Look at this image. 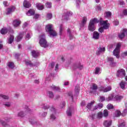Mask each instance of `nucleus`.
<instances>
[{
    "label": "nucleus",
    "mask_w": 127,
    "mask_h": 127,
    "mask_svg": "<svg viewBox=\"0 0 127 127\" xmlns=\"http://www.w3.org/2000/svg\"><path fill=\"white\" fill-rule=\"evenodd\" d=\"M65 102H63L62 104L60 105V107L61 109H63L65 107Z\"/></svg>",
    "instance_id": "63"
},
{
    "label": "nucleus",
    "mask_w": 127,
    "mask_h": 127,
    "mask_svg": "<svg viewBox=\"0 0 127 127\" xmlns=\"http://www.w3.org/2000/svg\"><path fill=\"white\" fill-rule=\"evenodd\" d=\"M52 18V14L48 13L47 14V19H51Z\"/></svg>",
    "instance_id": "56"
},
{
    "label": "nucleus",
    "mask_w": 127,
    "mask_h": 127,
    "mask_svg": "<svg viewBox=\"0 0 127 127\" xmlns=\"http://www.w3.org/2000/svg\"><path fill=\"white\" fill-rule=\"evenodd\" d=\"M13 40H14V36L13 35H10V37L8 38L7 43L11 44L13 42Z\"/></svg>",
    "instance_id": "30"
},
{
    "label": "nucleus",
    "mask_w": 127,
    "mask_h": 127,
    "mask_svg": "<svg viewBox=\"0 0 127 127\" xmlns=\"http://www.w3.org/2000/svg\"><path fill=\"white\" fill-rule=\"evenodd\" d=\"M36 6L39 10H42V9H44V5H43L41 3H37Z\"/></svg>",
    "instance_id": "27"
},
{
    "label": "nucleus",
    "mask_w": 127,
    "mask_h": 127,
    "mask_svg": "<svg viewBox=\"0 0 127 127\" xmlns=\"http://www.w3.org/2000/svg\"><path fill=\"white\" fill-rule=\"evenodd\" d=\"M107 109L108 110H111L112 109H114V106L112 105V104H109L107 105Z\"/></svg>",
    "instance_id": "54"
},
{
    "label": "nucleus",
    "mask_w": 127,
    "mask_h": 127,
    "mask_svg": "<svg viewBox=\"0 0 127 127\" xmlns=\"http://www.w3.org/2000/svg\"><path fill=\"white\" fill-rule=\"evenodd\" d=\"M99 91H101L102 92H104V93H107V92H109V91H112V86H100L98 88Z\"/></svg>",
    "instance_id": "9"
},
{
    "label": "nucleus",
    "mask_w": 127,
    "mask_h": 127,
    "mask_svg": "<svg viewBox=\"0 0 127 127\" xmlns=\"http://www.w3.org/2000/svg\"><path fill=\"white\" fill-rule=\"evenodd\" d=\"M105 51H106V48L105 47H99L98 49L96 54L97 55H99V54H101V53H103V52H105Z\"/></svg>",
    "instance_id": "19"
},
{
    "label": "nucleus",
    "mask_w": 127,
    "mask_h": 127,
    "mask_svg": "<svg viewBox=\"0 0 127 127\" xmlns=\"http://www.w3.org/2000/svg\"><path fill=\"white\" fill-rule=\"evenodd\" d=\"M76 6L77 7H79V5H80V4L81 3V0H76Z\"/></svg>",
    "instance_id": "60"
},
{
    "label": "nucleus",
    "mask_w": 127,
    "mask_h": 127,
    "mask_svg": "<svg viewBox=\"0 0 127 127\" xmlns=\"http://www.w3.org/2000/svg\"><path fill=\"white\" fill-rule=\"evenodd\" d=\"M24 62L26 66H29V67H33V66H36V65L33 64H32L31 62L28 60H25Z\"/></svg>",
    "instance_id": "21"
},
{
    "label": "nucleus",
    "mask_w": 127,
    "mask_h": 127,
    "mask_svg": "<svg viewBox=\"0 0 127 127\" xmlns=\"http://www.w3.org/2000/svg\"><path fill=\"white\" fill-rule=\"evenodd\" d=\"M106 99L105 98V97L104 96H100V102H104Z\"/></svg>",
    "instance_id": "62"
},
{
    "label": "nucleus",
    "mask_w": 127,
    "mask_h": 127,
    "mask_svg": "<svg viewBox=\"0 0 127 127\" xmlns=\"http://www.w3.org/2000/svg\"><path fill=\"white\" fill-rule=\"evenodd\" d=\"M29 122L31 123V125H37V122H36L34 120L30 119Z\"/></svg>",
    "instance_id": "49"
},
{
    "label": "nucleus",
    "mask_w": 127,
    "mask_h": 127,
    "mask_svg": "<svg viewBox=\"0 0 127 127\" xmlns=\"http://www.w3.org/2000/svg\"><path fill=\"white\" fill-rule=\"evenodd\" d=\"M64 13L65 14L63 15V17L66 20H68V19H69V16H71V15L73 14V12L70 11H68L66 9L64 10Z\"/></svg>",
    "instance_id": "11"
},
{
    "label": "nucleus",
    "mask_w": 127,
    "mask_h": 127,
    "mask_svg": "<svg viewBox=\"0 0 127 127\" xmlns=\"http://www.w3.org/2000/svg\"><path fill=\"white\" fill-rule=\"evenodd\" d=\"M113 123V121L112 120H105L104 122L103 125L104 127H110L112 126V124Z\"/></svg>",
    "instance_id": "16"
},
{
    "label": "nucleus",
    "mask_w": 127,
    "mask_h": 127,
    "mask_svg": "<svg viewBox=\"0 0 127 127\" xmlns=\"http://www.w3.org/2000/svg\"><path fill=\"white\" fill-rule=\"evenodd\" d=\"M46 31L49 33L50 37L57 36V32L53 29V25L49 24L46 26Z\"/></svg>",
    "instance_id": "1"
},
{
    "label": "nucleus",
    "mask_w": 127,
    "mask_h": 127,
    "mask_svg": "<svg viewBox=\"0 0 127 127\" xmlns=\"http://www.w3.org/2000/svg\"><path fill=\"white\" fill-rule=\"evenodd\" d=\"M126 35H127V29H123L122 31H121L120 33L118 35L119 38L122 39L124 38Z\"/></svg>",
    "instance_id": "14"
},
{
    "label": "nucleus",
    "mask_w": 127,
    "mask_h": 127,
    "mask_svg": "<svg viewBox=\"0 0 127 127\" xmlns=\"http://www.w3.org/2000/svg\"><path fill=\"white\" fill-rule=\"evenodd\" d=\"M62 31H63V26L61 25L60 26V34L62 35Z\"/></svg>",
    "instance_id": "58"
},
{
    "label": "nucleus",
    "mask_w": 127,
    "mask_h": 127,
    "mask_svg": "<svg viewBox=\"0 0 127 127\" xmlns=\"http://www.w3.org/2000/svg\"><path fill=\"white\" fill-rule=\"evenodd\" d=\"M74 113V109L73 108H69L67 111H66V114L68 116V117H71L72 116V114Z\"/></svg>",
    "instance_id": "26"
},
{
    "label": "nucleus",
    "mask_w": 127,
    "mask_h": 127,
    "mask_svg": "<svg viewBox=\"0 0 127 127\" xmlns=\"http://www.w3.org/2000/svg\"><path fill=\"white\" fill-rule=\"evenodd\" d=\"M119 125L118 127H125L126 126V123H125V122H123L122 123H120V122H119Z\"/></svg>",
    "instance_id": "55"
},
{
    "label": "nucleus",
    "mask_w": 127,
    "mask_h": 127,
    "mask_svg": "<svg viewBox=\"0 0 127 127\" xmlns=\"http://www.w3.org/2000/svg\"><path fill=\"white\" fill-rule=\"evenodd\" d=\"M94 104H95L94 101H92L91 102V103H88L86 106L87 109H88V110H91V109H92V107H93V105H94Z\"/></svg>",
    "instance_id": "34"
},
{
    "label": "nucleus",
    "mask_w": 127,
    "mask_h": 127,
    "mask_svg": "<svg viewBox=\"0 0 127 127\" xmlns=\"http://www.w3.org/2000/svg\"><path fill=\"white\" fill-rule=\"evenodd\" d=\"M51 88L54 91H57L58 92H59V91H60V87L58 86H55V85H53L52 86H51Z\"/></svg>",
    "instance_id": "35"
},
{
    "label": "nucleus",
    "mask_w": 127,
    "mask_h": 127,
    "mask_svg": "<svg viewBox=\"0 0 127 127\" xmlns=\"http://www.w3.org/2000/svg\"><path fill=\"white\" fill-rule=\"evenodd\" d=\"M127 16V9H125L123 10V13L120 14V16Z\"/></svg>",
    "instance_id": "42"
},
{
    "label": "nucleus",
    "mask_w": 127,
    "mask_h": 127,
    "mask_svg": "<svg viewBox=\"0 0 127 127\" xmlns=\"http://www.w3.org/2000/svg\"><path fill=\"white\" fill-rule=\"evenodd\" d=\"M31 53L33 57H34V58H36V57L39 56V53L38 51H32Z\"/></svg>",
    "instance_id": "32"
},
{
    "label": "nucleus",
    "mask_w": 127,
    "mask_h": 127,
    "mask_svg": "<svg viewBox=\"0 0 127 127\" xmlns=\"http://www.w3.org/2000/svg\"><path fill=\"white\" fill-rule=\"evenodd\" d=\"M7 32H9V33H14V31L11 28H9V30H8L6 28H3L0 30V33L1 34H5L7 33Z\"/></svg>",
    "instance_id": "12"
},
{
    "label": "nucleus",
    "mask_w": 127,
    "mask_h": 127,
    "mask_svg": "<svg viewBox=\"0 0 127 127\" xmlns=\"http://www.w3.org/2000/svg\"><path fill=\"white\" fill-rule=\"evenodd\" d=\"M74 92L76 95H78V94H79V92H80V86L79 85H76L75 87Z\"/></svg>",
    "instance_id": "38"
},
{
    "label": "nucleus",
    "mask_w": 127,
    "mask_h": 127,
    "mask_svg": "<svg viewBox=\"0 0 127 127\" xmlns=\"http://www.w3.org/2000/svg\"><path fill=\"white\" fill-rule=\"evenodd\" d=\"M34 13H35L34 10L32 9H30L26 13V14H27V15H28V16H31V15H33V14H34Z\"/></svg>",
    "instance_id": "29"
},
{
    "label": "nucleus",
    "mask_w": 127,
    "mask_h": 127,
    "mask_svg": "<svg viewBox=\"0 0 127 127\" xmlns=\"http://www.w3.org/2000/svg\"><path fill=\"white\" fill-rule=\"evenodd\" d=\"M113 23L114 25H119L120 22L118 20H116L113 22Z\"/></svg>",
    "instance_id": "64"
},
{
    "label": "nucleus",
    "mask_w": 127,
    "mask_h": 127,
    "mask_svg": "<svg viewBox=\"0 0 127 127\" xmlns=\"http://www.w3.org/2000/svg\"><path fill=\"white\" fill-rule=\"evenodd\" d=\"M46 6L48 8H51V7L52 6V3H51L50 2H47L46 3Z\"/></svg>",
    "instance_id": "46"
},
{
    "label": "nucleus",
    "mask_w": 127,
    "mask_h": 127,
    "mask_svg": "<svg viewBox=\"0 0 127 127\" xmlns=\"http://www.w3.org/2000/svg\"><path fill=\"white\" fill-rule=\"evenodd\" d=\"M17 116L19 118H23L25 116V114L23 113V111H20L18 113Z\"/></svg>",
    "instance_id": "41"
},
{
    "label": "nucleus",
    "mask_w": 127,
    "mask_h": 127,
    "mask_svg": "<svg viewBox=\"0 0 127 127\" xmlns=\"http://www.w3.org/2000/svg\"><path fill=\"white\" fill-rule=\"evenodd\" d=\"M0 125H2L3 127H6V123L0 119Z\"/></svg>",
    "instance_id": "57"
},
{
    "label": "nucleus",
    "mask_w": 127,
    "mask_h": 127,
    "mask_svg": "<svg viewBox=\"0 0 127 127\" xmlns=\"http://www.w3.org/2000/svg\"><path fill=\"white\" fill-rule=\"evenodd\" d=\"M48 97L49 98H53L54 97V94L52 91H48L47 93Z\"/></svg>",
    "instance_id": "40"
},
{
    "label": "nucleus",
    "mask_w": 127,
    "mask_h": 127,
    "mask_svg": "<svg viewBox=\"0 0 127 127\" xmlns=\"http://www.w3.org/2000/svg\"><path fill=\"white\" fill-rule=\"evenodd\" d=\"M103 113L99 112L96 115L95 114H93L92 116H90L89 118L92 120H96L97 119H102L103 118Z\"/></svg>",
    "instance_id": "8"
},
{
    "label": "nucleus",
    "mask_w": 127,
    "mask_h": 127,
    "mask_svg": "<svg viewBox=\"0 0 127 127\" xmlns=\"http://www.w3.org/2000/svg\"><path fill=\"white\" fill-rule=\"evenodd\" d=\"M98 23H99V20H98V19L96 18L91 19L88 25V30H89V31H91L92 32H93V31H95V30H96L95 24Z\"/></svg>",
    "instance_id": "2"
},
{
    "label": "nucleus",
    "mask_w": 127,
    "mask_h": 127,
    "mask_svg": "<svg viewBox=\"0 0 127 127\" xmlns=\"http://www.w3.org/2000/svg\"><path fill=\"white\" fill-rule=\"evenodd\" d=\"M92 38L95 40H98L100 38V34L97 31H94L93 33Z\"/></svg>",
    "instance_id": "18"
},
{
    "label": "nucleus",
    "mask_w": 127,
    "mask_h": 127,
    "mask_svg": "<svg viewBox=\"0 0 127 127\" xmlns=\"http://www.w3.org/2000/svg\"><path fill=\"white\" fill-rule=\"evenodd\" d=\"M21 23V21L19 19H15L13 21L12 24L14 27H18L20 24Z\"/></svg>",
    "instance_id": "15"
},
{
    "label": "nucleus",
    "mask_w": 127,
    "mask_h": 127,
    "mask_svg": "<svg viewBox=\"0 0 127 127\" xmlns=\"http://www.w3.org/2000/svg\"><path fill=\"white\" fill-rule=\"evenodd\" d=\"M24 34V33L21 32L19 34V35L17 36L16 40L17 42H19V41H21V39H22V37H23V35Z\"/></svg>",
    "instance_id": "22"
},
{
    "label": "nucleus",
    "mask_w": 127,
    "mask_h": 127,
    "mask_svg": "<svg viewBox=\"0 0 127 127\" xmlns=\"http://www.w3.org/2000/svg\"><path fill=\"white\" fill-rule=\"evenodd\" d=\"M87 20H88V18H87V17H85V16L83 17L81 22L79 23V25L80 27V29H81V28L85 27L86 23H87Z\"/></svg>",
    "instance_id": "13"
},
{
    "label": "nucleus",
    "mask_w": 127,
    "mask_h": 127,
    "mask_svg": "<svg viewBox=\"0 0 127 127\" xmlns=\"http://www.w3.org/2000/svg\"><path fill=\"white\" fill-rule=\"evenodd\" d=\"M108 22V20L100 21V25L101 27H103V28H104V29H109V28L110 27V24Z\"/></svg>",
    "instance_id": "7"
},
{
    "label": "nucleus",
    "mask_w": 127,
    "mask_h": 127,
    "mask_svg": "<svg viewBox=\"0 0 127 127\" xmlns=\"http://www.w3.org/2000/svg\"><path fill=\"white\" fill-rule=\"evenodd\" d=\"M52 114L50 116V120L51 121H55L56 120V116H55V114H56V110L54 107L52 106L50 109Z\"/></svg>",
    "instance_id": "6"
},
{
    "label": "nucleus",
    "mask_w": 127,
    "mask_h": 127,
    "mask_svg": "<svg viewBox=\"0 0 127 127\" xmlns=\"http://www.w3.org/2000/svg\"><path fill=\"white\" fill-rule=\"evenodd\" d=\"M104 28H103V27H100L98 29V31L100 32V33H103V32H104Z\"/></svg>",
    "instance_id": "61"
},
{
    "label": "nucleus",
    "mask_w": 127,
    "mask_h": 127,
    "mask_svg": "<svg viewBox=\"0 0 127 127\" xmlns=\"http://www.w3.org/2000/svg\"><path fill=\"white\" fill-rule=\"evenodd\" d=\"M101 73H102V70H101V68L99 67H95L94 74H95V75H100Z\"/></svg>",
    "instance_id": "28"
},
{
    "label": "nucleus",
    "mask_w": 127,
    "mask_h": 127,
    "mask_svg": "<svg viewBox=\"0 0 127 127\" xmlns=\"http://www.w3.org/2000/svg\"><path fill=\"white\" fill-rule=\"evenodd\" d=\"M105 16L107 18L112 16V12L111 11H107L105 13Z\"/></svg>",
    "instance_id": "39"
},
{
    "label": "nucleus",
    "mask_w": 127,
    "mask_h": 127,
    "mask_svg": "<svg viewBox=\"0 0 127 127\" xmlns=\"http://www.w3.org/2000/svg\"><path fill=\"white\" fill-rule=\"evenodd\" d=\"M42 106V108H43V109H44V110H47L49 109L50 107L49 105H47L44 104H43Z\"/></svg>",
    "instance_id": "47"
},
{
    "label": "nucleus",
    "mask_w": 127,
    "mask_h": 127,
    "mask_svg": "<svg viewBox=\"0 0 127 127\" xmlns=\"http://www.w3.org/2000/svg\"><path fill=\"white\" fill-rule=\"evenodd\" d=\"M0 97H1V98H2L4 100H8V96L2 95V94H0Z\"/></svg>",
    "instance_id": "50"
},
{
    "label": "nucleus",
    "mask_w": 127,
    "mask_h": 127,
    "mask_svg": "<svg viewBox=\"0 0 127 127\" xmlns=\"http://www.w3.org/2000/svg\"><path fill=\"white\" fill-rule=\"evenodd\" d=\"M121 45H122L121 43L117 44L116 49L113 51V55L116 56L117 59L120 58V48H121Z\"/></svg>",
    "instance_id": "5"
},
{
    "label": "nucleus",
    "mask_w": 127,
    "mask_h": 127,
    "mask_svg": "<svg viewBox=\"0 0 127 127\" xmlns=\"http://www.w3.org/2000/svg\"><path fill=\"white\" fill-rule=\"evenodd\" d=\"M98 89V86L97 84L95 83H93L90 86V89H91L92 91H97V89Z\"/></svg>",
    "instance_id": "31"
},
{
    "label": "nucleus",
    "mask_w": 127,
    "mask_h": 127,
    "mask_svg": "<svg viewBox=\"0 0 127 127\" xmlns=\"http://www.w3.org/2000/svg\"><path fill=\"white\" fill-rule=\"evenodd\" d=\"M103 108V104H99L98 105L95 106L93 108V111L95 110H98V109H102Z\"/></svg>",
    "instance_id": "36"
},
{
    "label": "nucleus",
    "mask_w": 127,
    "mask_h": 127,
    "mask_svg": "<svg viewBox=\"0 0 127 127\" xmlns=\"http://www.w3.org/2000/svg\"><path fill=\"white\" fill-rule=\"evenodd\" d=\"M7 65L9 69H13V68L15 67L14 64L12 62H8L7 64Z\"/></svg>",
    "instance_id": "33"
},
{
    "label": "nucleus",
    "mask_w": 127,
    "mask_h": 127,
    "mask_svg": "<svg viewBox=\"0 0 127 127\" xmlns=\"http://www.w3.org/2000/svg\"><path fill=\"white\" fill-rule=\"evenodd\" d=\"M67 34H69V39H73V35H72V34L71 33V31H70V29L68 28L67 30Z\"/></svg>",
    "instance_id": "43"
},
{
    "label": "nucleus",
    "mask_w": 127,
    "mask_h": 127,
    "mask_svg": "<svg viewBox=\"0 0 127 127\" xmlns=\"http://www.w3.org/2000/svg\"><path fill=\"white\" fill-rule=\"evenodd\" d=\"M96 10H101V6L97 5L95 6Z\"/></svg>",
    "instance_id": "59"
},
{
    "label": "nucleus",
    "mask_w": 127,
    "mask_h": 127,
    "mask_svg": "<svg viewBox=\"0 0 127 127\" xmlns=\"http://www.w3.org/2000/svg\"><path fill=\"white\" fill-rule=\"evenodd\" d=\"M25 109L26 112L27 113H31V112H32V111H31V110H30V109H29V108H28V106H26L25 107Z\"/></svg>",
    "instance_id": "51"
},
{
    "label": "nucleus",
    "mask_w": 127,
    "mask_h": 127,
    "mask_svg": "<svg viewBox=\"0 0 127 127\" xmlns=\"http://www.w3.org/2000/svg\"><path fill=\"white\" fill-rule=\"evenodd\" d=\"M47 116V112H44L42 113H40V117H41L42 118H44Z\"/></svg>",
    "instance_id": "52"
},
{
    "label": "nucleus",
    "mask_w": 127,
    "mask_h": 127,
    "mask_svg": "<svg viewBox=\"0 0 127 127\" xmlns=\"http://www.w3.org/2000/svg\"><path fill=\"white\" fill-rule=\"evenodd\" d=\"M127 113V103L125 104V108L123 111V114L125 115Z\"/></svg>",
    "instance_id": "53"
},
{
    "label": "nucleus",
    "mask_w": 127,
    "mask_h": 127,
    "mask_svg": "<svg viewBox=\"0 0 127 127\" xmlns=\"http://www.w3.org/2000/svg\"><path fill=\"white\" fill-rule=\"evenodd\" d=\"M23 6L26 8H29L31 6V4L27 0H24L23 2Z\"/></svg>",
    "instance_id": "20"
},
{
    "label": "nucleus",
    "mask_w": 127,
    "mask_h": 127,
    "mask_svg": "<svg viewBox=\"0 0 127 127\" xmlns=\"http://www.w3.org/2000/svg\"><path fill=\"white\" fill-rule=\"evenodd\" d=\"M117 76L120 78H124V77H126V70L124 69L118 70L117 73Z\"/></svg>",
    "instance_id": "10"
},
{
    "label": "nucleus",
    "mask_w": 127,
    "mask_h": 127,
    "mask_svg": "<svg viewBox=\"0 0 127 127\" xmlns=\"http://www.w3.org/2000/svg\"><path fill=\"white\" fill-rule=\"evenodd\" d=\"M118 4H120V5H125L126 3L124 0H118Z\"/></svg>",
    "instance_id": "48"
},
{
    "label": "nucleus",
    "mask_w": 127,
    "mask_h": 127,
    "mask_svg": "<svg viewBox=\"0 0 127 127\" xmlns=\"http://www.w3.org/2000/svg\"><path fill=\"white\" fill-rule=\"evenodd\" d=\"M73 69H76V68H78V69H79V70H82V69H83V68H84V66H83V64H78L77 65L74 64L73 66H72Z\"/></svg>",
    "instance_id": "24"
},
{
    "label": "nucleus",
    "mask_w": 127,
    "mask_h": 127,
    "mask_svg": "<svg viewBox=\"0 0 127 127\" xmlns=\"http://www.w3.org/2000/svg\"><path fill=\"white\" fill-rule=\"evenodd\" d=\"M15 10V7L11 6L6 9V14H10L11 12H13Z\"/></svg>",
    "instance_id": "17"
},
{
    "label": "nucleus",
    "mask_w": 127,
    "mask_h": 127,
    "mask_svg": "<svg viewBox=\"0 0 127 127\" xmlns=\"http://www.w3.org/2000/svg\"><path fill=\"white\" fill-rule=\"evenodd\" d=\"M122 115V113H121V111L120 110H116L115 111V113H114V117H116V118H119L120 116Z\"/></svg>",
    "instance_id": "37"
},
{
    "label": "nucleus",
    "mask_w": 127,
    "mask_h": 127,
    "mask_svg": "<svg viewBox=\"0 0 127 127\" xmlns=\"http://www.w3.org/2000/svg\"><path fill=\"white\" fill-rule=\"evenodd\" d=\"M124 99V96L120 95H116L114 98V95L111 94L109 96L108 98H106V101L107 102H110V101H117V102H121L122 100Z\"/></svg>",
    "instance_id": "3"
},
{
    "label": "nucleus",
    "mask_w": 127,
    "mask_h": 127,
    "mask_svg": "<svg viewBox=\"0 0 127 127\" xmlns=\"http://www.w3.org/2000/svg\"><path fill=\"white\" fill-rule=\"evenodd\" d=\"M31 32H29V33H27V35H26V40H29L31 37Z\"/></svg>",
    "instance_id": "44"
},
{
    "label": "nucleus",
    "mask_w": 127,
    "mask_h": 127,
    "mask_svg": "<svg viewBox=\"0 0 127 127\" xmlns=\"http://www.w3.org/2000/svg\"><path fill=\"white\" fill-rule=\"evenodd\" d=\"M103 116L105 118H106V117H108V116H109V111L107 110H105L104 111Z\"/></svg>",
    "instance_id": "45"
},
{
    "label": "nucleus",
    "mask_w": 127,
    "mask_h": 127,
    "mask_svg": "<svg viewBox=\"0 0 127 127\" xmlns=\"http://www.w3.org/2000/svg\"><path fill=\"white\" fill-rule=\"evenodd\" d=\"M126 85H127V83L126 81H122L120 83V88H121V89L122 90H125L126 89Z\"/></svg>",
    "instance_id": "23"
},
{
    "label": "nucleus",
    "mask_w": 127,
    "mask_h": 127,
    "mask_svg": "<svg viewBox=\"0 0 127 127\" xmlns=\"http://www.w3.org/2000/svg\"><path fill=\"white\" fill-rule=\"evenodd\" d=\"M107 60L110 64L111 66H115V65H116V63L114 62V58L109 57L108 58Z\"/></svg>",
    "instance_id": "25"
},
{
    "label": "nucleus",
    "mask_w": 127,
    "mask_h": 127,
    "mask_svg": "<svg viewBox=\"0 0 127 127\" xmlns=\"http://www.w3.org/2000/svg\"><path fill=\"white\" fill-rule=\"evenodd\" d=\"M39 44L41 47L46 48L48 47V44H47V41L45 39V35L43 34L39 36Z\"/></svg>",
    "instance_id": "4"
}]
</instances>
